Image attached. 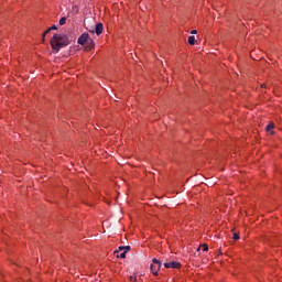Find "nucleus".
<instances>
[{"label": "nucleus", "instance_id": "nucleus-1", "mask_svg": "<svg viewBox=\"0 0 282 282\" xmlns=\"http://www.w3.org/2000/svg\"><path fill=\"white\" fill-rule=\"evenodd\" d=\"M65 45H69V39H67L66 35L55 34L51 39L52 50L56 53L61 50V47H65Z\"/></svg>", "mask_w": 282, "mask_h": 282}, {"label": "nucleus", "instance_id": "nucleus-2", "mask_svg": "<svg viewBox=\"0 0 282 282\" xmlns=\"http://www.w3.org/2000/svg\"><path fill=\"white\" fill-rule=\"evenodd\" d=\"M153 264H151L150 270L154 276H158V272H160V268H162V262L158 259L152 260Z\"/></svg>", "mask_w": 282, "mask_h": 282}, {"label": "nucleus", "instance_id": "nucleus-3", "mask_svg": "<svg viewBox=\"0 0 282 282\" xmlns=\"http://www.w3.org/2000/svg\"><path fill=\"white\" fill-rule=\"evenodd\" d=\"M164 268H167V269L172 268L174 270H180V268H182V264L177 261L165 262Z\"/></svg>", "mask_w": 282, "mask_h": 282}, {"label": "nucleus", "instance_id": "nucleus-4", "mask_svg": "<svg viewBox=\"0 0 282 282\" xmlns=\"http://www.w3.org/2000/svg\"><path fill=\"white\" fill-rule=\"evenodd\" d=\"M87 41H90L89 34L83 33V34L78 37L77 43H78L79 45H87Z\"/></svg>", "mask_w": 282, "mask_h": 282}, {"label": "nucleus", "instance_id": "nucleus-5", "mask_svg": "<svg viewBox=\"0 0 282 282\" xmlns=\"http://www.w3.org/2000/svg\"><path fill=\"white\" fill-rule=\"evenodd\" d=\"M95 43H94V40L90 37V41H87L86 44H84L85 48L89 52L91 50H94L95 47Z\"/></svg>", "mask_w": 282, "mask_h": 282}, {"label": "nucleus", "instance_id": "nucleus-6", "mask_svg": "<svg viewBox=\"0 0 282 282\" xmlns=\"http://www.w3.org/2000/svg\"><path fill=\"white\" fill-rule=\"evenodd\" d=\"M102 30H104V26H102V23H97L96 24V28H95V32L97 34V36H100V34H102Z\"/></svg>", "mask_w": 282, "mask_h": 282}, {"label": "nucleus", "instance_id": "nucleus-7", "mask_svg": "<svg viewBox=\"0 0 282 282\" xmlns=\"http://www.w3.org/2000/svg\"><path fill=\"white\" fill-rule=\"evenodd\" d=\"M115 254L117 256L118 259H127V251H115Z\"/></svg>", "mask_w": 282, "mask_h": 282}, {"label": "nucleus", "instance_id": "nucleus-8", "mask_svg": "<svg viewBox=\"0 0 282 282\" xmlns=\"http://www.w3.org/2000/svg\"><path fill=\"white\" fill-rule=\"evenodd\" d=\"M129 252V250H131V247L130 246H126V247H119V252Z\"/></svg>", "mask_w": 282, "mask_h": 282}, {"label": "nucleus", "instance_id": "nucleus-9", "mask_svg": "<svg viewBox=\"0 0 282 282\" xmlns=\"http://www.w3.org/2000/svg\"><path fill=\"white\" fill-rule=\"evenodd\" d=\"M187 41H188L189 45H195V36H193V35L189 36Z\"/></svg>", "mask_w": 282, "mask_h": 282}, {"label": "nucleus", "instance_id": "nucleus-10", "mask_svg": "<svg viewBox=\"0 0 282 282\" xmlns=\"http://www.w3.org/2000/svg\"><path fill=\"white\" fill-rule=\"evenodd\" d=\"M199 250H203V252H208V246L205 243V245H202L199 247Z\"/></svg>", "mask_w": 282, "mask_h": 282}, {"label": "nucleus", "instance_id": "nucleus-11", "mask_svg": "<svg viewBox=\"0 0 282 282\" xmlns=\"http://www.w3.org/2000/svg\"><path fill=\"white\" fill-rule=\"evenodd\" d=\"M65 23H67V18L63 17L59 20V25H65Z\"/></svg>", "mask_w": 282, "mask_h": 282}, {"label": "nucleus", "instance_id": "nucleus-12", "mask_svg": "<svg viewBox=\"0 0 282 282\" xmlns=\"http://www.w3.org/2000/svg\"><path fill=\"white\" fill-rule=\"evenodd\" d=\"M274 129V123H269L267 126V131H272Z\"/></svg>", "mask_w": 282, "mask_h": 282}, {"label": "nucleus", "instance_id": "nucleus-13", "mask_svg": "<svg viewBox=\"0 0 282 282\" xmlns=\"http://www.w3.org/2000/svg\"><path fill=\"white\" fill-rule=\"evenodd\" d=\"M232 239H234L235 241H238V239H239V234L235 232Z\"/></svg>", "mask_w": 282, "mask_h": 282}, {"label": "nucleus", "instance_id": "nucleus-14", "mask_svg": "<svg viewBox=\"0 0 282 282\" xmlns=\"http://www.w3.org/2000/svg\"><path fill=\"white\" fill-rule=\"evenodd\" d=\"M138 278L135 275L130 276V281L135 282Z\"/></svg>", "mask_w": 282, "mask_h": 282}, {"label": "nucleus", "instance_id": "nucleus-15", "mask_svg": "<svg viewBox=\"0 0 282 282\" xmlns=\"http://www.w3.org/2000/svg\"><path fill=\"white\" fill-rule=\"evenodd\" d=\"M51 30H46L44 33H43V36H47V34H50Z\"/></svg>", "mask_w": 282, "mask_h": 282}, {"label": "nucleus", "instance_id": "nucleus-16", "mask_svg": "<svg viewBox=\"0 0 282 282\" xmlns=\"http://www.w3.org/2000/svg\"><path fill=\"white\" fill-rule=\"evenodd\" d=\"M48 30H57L56 25H52Z\"/></svg>", "mask_w": 282, "mask_h": 282}, {"label": "nucleus", "instance_id": "nucleus-17", "mask_svg": "<svg viewBox=\"0 0 282 282\" xmlns=\"http://www.w3.org/2000/svg\"><path fill=\"white\" fill-rule=\"evenodd\" d=\"M191 34H197V30H192Z\"/></svg>", "mask_w": 282, "mask_h": 282}, {"label": "nucleus", "instance_id": "nucleus-18", "mask_svg": "<svg viewBox=\"0 0 282 282\" xmlns=\"http://www.w3.org/2000/svg\"><path fill=\"white\" fill-rule=\"evenodd\" d=\"M42 43H45V36L42 35Z\"/></svg>", "mask_w": 282, "mask_h": 282}, {"label": "nucleus", "instance_id": "nucleus-19", "mask_svg": "<svg viewBox=\"0 0 282 282\" xmlns=\"http://www.w3.org/2000/svg\"><path fill=\"white\" fill-rule=\"evenodd\" d=\"M261 87H262V88H265V87H267V85H265V84H262V85H261Z\"/></svg>", "mask_w": 282, "mask_h": 282}, {"label": "nucleus", "instance_id": "nucleus-20", "mask_svg": "<svg viewBox=\"0 0 282 282\" xmlns=\"http://www.w3.org/2000/svg\"><path fill=\"white\" fill-rule=\"evenodd\" d=\"M89 32H90L91 34H94L95 31H94V30H89Z\"/></svg>", "mask_w": 282, "mask_h": 282}]
</instances>
